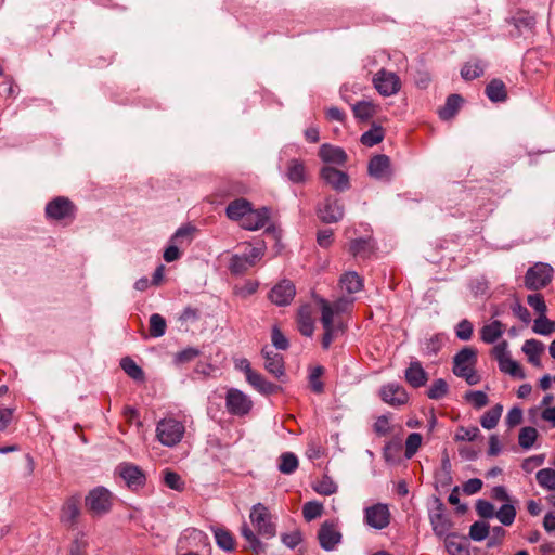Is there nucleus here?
Returning <instances> with one entry per match:
<instances>
[{"instance_id":"11","label":"nucleus","mask_w":555,"mask_h":555,"mask_svg":"<svg viewBox=\"0 0 555 555\" xmlns=\"http://www.w3.org/2000/svg\"><path fill=\"white\" fill-rule=\"evenodd\" d=\"M225 406L230 414L243 416L251 410L253 402L243 391L231 388L225 396Z\"/></svg>"},{"instance_id":"4","label":"nucleus","mask_w":555,"mask_h":555,"mask_svg":"<svg viewBox=\"0 0 555 555\" xmlns=\"http://www.w3.org/2000/svg\"><path fill=\"white\" fill-rule=\"evenodd\" d=\"M46 218L51 221H73L76 215L74 203L64 196L48 202L44 208Z\"/></svg>"},{"instance_id":"14","label":"nucleus","mask_w":555,"mask_h":555,"mask_svg":"<svg viewBox=\"0 0 555 555\" xmlns=\"http://www.w3.org/2000/svg\"><path fill=\"white\" fill-rule=\"evenodd\" d=\"M367 172L375 180L389 182L392 177L390 158L385 154L373 156L369 162Z\"/></svg>"},{"instance_id":"21","label":"nucleus","mask_w":555,"mask_h":555,"mask_svg":"<svg viewBox=\"0 0 555 555\" xmlns=\"http://www.w3.org/2000/svg\"><path fill=\"white\" fill-rule=\"evenodd\" d=\"M476 361V351L473 348L464 347L453 359L454 375L463 374L467 369L473 367Z\"/></svg>"},{"instance_id":"38","label":"nucleus","mask_w":555,"mask_h":555,"mask_svg":"<svg viewBox=\"0 0 555 555\" xmlns=\"http://www.w3.org/2000/svg\"><path fill=\"white\" fill-rule=\"evenodd\" d=\"M241 534L247 541L248 547L253 550V552L257 554L264 552L266 545L258 539L247 524H243L241 527Z\"/></svg>"},{"instance_id":"62","label":"nucleus","mask_w":555,"mask_h":555,"mask_svg":"<svg viewBox=\"0 0 555 555\" xmlns=\"http://www.w3.org/2000/svg\"><path fill=\"white\" fill-rule=\"evenodd\" d=\"M282 543L291 550H294L302 542V533L296 529L292 532L281 534Z\"/></svg>"},{"instance_id":"17","label":"nucleus","mask_w":555,"mask_h":555,"mask_svg":"<svg viewBox=\"0 0 555 555\" xmlns=\"http://www.w3.org/2000/svg\"><path fill=\"white\" fill-rule=\"evenodd\" d=\"M117 469L119 476L129 488L138 489L144 486L146 480L145 474L139 466L132 463H121Z\"/></svg>"},{"instance_id":"28","label":"nucleus","mask_w":555,"mask_h":555,"mask_svg":"<svg viewBox=\"0 0 555 555\" xmlns=\"http://www.w3.org/2000/svg\"><path fill=\"white\" fill-rule=\"evenodd\" d=\"M349 250L354 257L366 258L374 251L373 240L371 237L356 238L351 241Z\"/></svg>"},{"instance_id":"40","label":"nucleus","mask_w":555,"mask_h":555,"mask_svg":"<svg viewBox=\"0 0 555 555\" xmlns=\"http://www.w3.org/2000/svg\"><path fill=\"white\" fill-rule=\"evenodd\" d=\"M512 22L519 35L524 30H531L534 27L535 17L528 12H519L512 17Z\"/></svg>"},{"instance_id":"54","label":"nucleus","mask_w":555,"mask_h":555,"mask_svg":"<svg viewBox=\"0 0 555 555\" xmlns=\"http://www.w3.org/2000/svg\"><path fill=\"white\" fill-rule=\"evenodd\" d=\"M250 267L242 255H233L230 259L229 270L232 274L240 275L245 273Z\"/></svg>"},{"instance_id":"48","label":"nucleus","mask_w":555,"mask_h":555,"mask_svg":"<svg viewBox=\"0 0 555 555\" xmlns=\"http://www.w3.org/2000/svg\"><path fill=\"white\" fill-rule=\"evenodd\" d=\"M167 328L166 320L159 313H153L150 317V334L152 337L158 338L165 335Z\"/></svg>"},{"instance_id":"57","label":"nucleus","mask_w":555,"mask_h":555,"mask_svg":"<svg viewBox=\"0 0 555 555\" xmlns=\"http://www.w3.org/2000/svg\"><path fill=\"white\" fill-rule=\"evenodd\" d=\"M164 482L168 488L176 491H182L184 489V482L180 475L169 469L165 470Z\"/></svg>"},{"instance_id":"46","label":"nucleus","mask_w":555,"mask_h":555,"mask_svg":"<svg viewBox=\"0 0 555 555\" xmlns=\"http://www.w3.org/2000/svg\"><path fill=\"white\" fill-rule=\"evenodd\" d=\"M532 331L543 336L551 335L555 333V321H551L545 314H541L534 320Z\"/></svg>"},{"instance_id":"7","label":"nucleus","mask_w":555,"mask_h":555,"mask_svg":"<svg viewBox=\"0 0 555 555\" xmlns=\"http://www.w3.org/2000/svg\"><path fill=\"white\" fill-rule=\"evenodd\" d=\"M553 268L548 263L537 262L530 267L525 275V286L528 289L538 291L551 283Z\"/></svg>"},{"instance_id":"42","label":"nucleus","mask_w":555,"mask_h":555,"mask_svg":"<svg viewBox=\"0 0 555 555\" xmlns=\"http://www.w3.org/2000/svg\"><path fill=\"white\" fill-rule=\"evenodd\" d=\"M279 460V470L282 474L291 475L298 467V457L292 452L282 453Z\"/></svg>"},{"instance_id":"32","label":"nucleus","mask_w":555,"mask_h":555,"mask_svg":"<svg viewBox=\"0 0 555 555\" xmlns=\"http://www.w3.org/2000/svg\"><path fill=\"white\" fill-rule=\"evenodd\" d=\"M462 101V96L459 94L449 95L446 104L438 111L439 117L442 120H448L454 117L460 108Z\"/></svg>"},{"instance_id":"29","label":"nucleus","mask_w":555,"mask_h":555,"mask_svg":"<svg viewBox=\"0 0 555 555\" xmlns=\"http://www.w3.org/2000/svg\"><path fill=\"white\" fill-rule=\"evenodd\" d=\"M524 353L528 357V361L534 365L540 366L541 361L539 359L540 353L544 350L543 343L537 339H527L522 346Z\"/></svg>"},{"instance_id":"19","label":"nucleus","mask_w":555,"mask_h":555,"mask_svg":"<svg viewBox=\"0 0 555 555\" xmlns=\"http://www.w3.org/2000/svg\"><path fill=\"white\" fill-rule=\"evenodd\" d=\"M79 515L80 500L78 496H70L61 508L60 520L64 526L73 528L77 524Z\"/></svg>"},{"instance_id":"5","label":"nucleus","mask_w":555,"mask_h":555,"mask_svg":"<svg viewBox=\"0 0 555 555\" xmlns=\"http://www.w3.org/2000/svg\"><path fill=\"white\" fill-rule=\"evenodd\" d=\"M446 506L439 498H434V505L428 511L429 522L438 538H449L452 521L446 515Z\"/></svg>"},{"instance_id":"26","label":"nucleus","mask_w":555,"mask_h":555,"mask_svg":"<svg viewBox=\"0 0 555 555\" xmlns=\"http://www.w3.org/2000/svg\"><path fill=\"white\" fill-rule=\"evenodd\" d=\"M505 326L499 320H493L480 330V338L486 344H494L504 333Z\"/></svg>"},{"instance_id":"23","label":"nucleus","mask_w":555,"mask_h":555,"mask_svg":"<svg viewBox=\"0 0 555 555\" xmlns=\"http://www.w3.org/2000/svg\"><path fill=\"white\" fill-rule=\"evenodd\" d=\"M404 376L405 380L413 388H420L424 386L428 379L427 372L423 369L418 361H413L410 363L409 367L405 370Z\"/></svg>"},{"instance_id":"63","label":"nucleus","mask_w":555,"mask_h":555,"mask_svg":"<svg viewBox=\"0 0 555 555\" xmlns=\"http://www.w3.org/2000/svg\"><path fill=\"white\" fill-rule=\"evenodd\" d=\"M469 288L475 297L483 296L489 288L488 281L483 276L475 278L470 280Z\"/></svg>"},{"instance_id":"47","label":"nucleus","mask_w":555,"mask_h":555,"mask_svg":"<svg viewBox=\"0 0 555 555\" xmlns=\"http://www.w3.org/2000/svg\"><path fill=\"white\" fill-rule=\"evenodd\" d=\"M120 366L134 380H143V370L129 357L121 359Z\"/></svg>"},{"instance_id":"8","label":"nucleus","mask_w":555,"mask_h":555,"mask_svg":"<svg viewBox=\"0 0 555 555\" xmlns=\"http://www.w3.org/2000/svg\"><path fill=\"white\" fill-rule=\"evenodd\" d=\"M112 493L104 487L92 489L86 496V506L95 515H103L112 507Z\"/></svg>"},{"instance_id":"64","label":"nucleus","mask_w":555,"mask_h":555,"mask_svg":"<svg viewBox=\"0 0 555 555\" xmlns=\"http://www.w3.org/2000/svg\"><path fill=\"white\" fill-rule=\"evenodd\" d=\"M314 490L323 495H331L337 491V485L327 476L314 487Z\"/></svg>"},{"instance_id":"50","label":"nucleus","mask_w":555,"mask_h":555,"mask_svg":"<svg viewBox=\"0 0 555 555\" xmlns=\"http://www.w3.org/2000/svg\"><path fill=\"white\" fill-rule=\"evenodd\" d=\"M442 347V338L440 335H433L429 338H425L422 344V352L426 356L437 354Z\"/></svg>"},{"instance_id":"49","label":"nucleus","mask_w":555,"mask_h":555,"mask_svg":"<svg viewBox=\"0 0 555 555\" xmlns=\"http://www.w3.org/2000/svg\"><path fill=\"white\" fill-rule=\"evenodd\" d=\"M446 548L450 555H470L468 544L465 539L456 541L446 538Z\"/></svg>"},{"instance_id":"34","label":"nucleus","mask_w":555,"mask_h":555,"mask_svg":"<svg viewBox=\"0 0 555 555\" xmlns=\"http://www.w3.org/2000/svg\"><path fill=\"white\" fill-rule=\"evenodd\" d=\"M377 106L367 100L359 101L352 105V112L356 118L367 120L376 114Z\"/></svg>"},{"instance_id":"39","label":"nucleus","mask_w":555,"mask_h":555,"mask_svg":"<svg viewBox=\"0 0 555 555\" xmlns=\"http://www.w3.org/2000/svg\"><path fill=\"white\" fill-rule=\"evenodd\" d=\"M287 178L293 183H302L306 180V168L298 159H291L287 165Z\"/></svg>"},{"instance_id":"9","label":"nucleus","mask_w":555,"mask_h":555,"mask_svg":"<svg viewBox=\"0 0 555 555\" xmlns=\"http://www.w3.org/2000/svg\"><path fill=\"white\" fill-rule=\"evenodd\" d=\"M345 209L340 201L327 196L317 206V216L324 223H336L344 218Z\"/></svg>"},{"instance_id":"27","label":"nucleus","mask_w":555,"mask_h":555,"mask_svg":"<svg viewBox=\"0 0 555 555\" xmlns=\"http://www.w3.org/2000/svg\"><path fill=\"white\" fill-rule=\"evenodd\" d=\"M246 380L260 393L263 395H271L274 393L279 386L267 380L260 373L254 371L253 373L248 374V377Z\"/></svg>"},{"instance_id":"2","label":"nucleus","mask_w":555,"mask_h":555,"mask_svg":"<svg viewBox=\"0 0 555 555\" xmlns=\"http://www.w3.org/2000/svg\"><path fill=\"white\" fill-rule=\"evenodd\" d=\"M184 433L183 423L172 417L160 420L156 426L158 441L169 448L177 446L182 440Z\"/></svg>"},{"instance_id":"53","label":"nucleus","mask_w":555,"mask_h":555,"mask_svg":"<svg viewBox=\"0 0 555 555\" xmlns=\"http://www.w3.org/2000/svg\"><path fill=\"white\" fill-rule=\"evenodd\" d=\"M489 534V525L485 521H475L469 528V538L474 541H483Z\"/></svg>"},{"instance_id":"59","label":"nucleus","mask_w":555,"mask_h":555,"mask_svg":"<svg viewBox=\"0 0 555 555\" xmlns=\"http://www.w3.org/2000/svg\"><path fill=\"white\" fill-rule=\"evenodd\" d=\"M480 434V430L476 426L472 427H459L454 439L456 441H474Z\"/></svg>"},{"instance_id":"60","label":"nucleus","mask_w":555,"mask_h":555,"mask_svg":"<svg viewBox=\"0 0 555 555\" xmlns=\"http://www.w3.org/2000/svg\"><path fill=\"white\" fill-rule=\"evenodd\" d=\"M474 326L470 321L467 319H463L460 321L455 327L456 337L460 340L467 341L473 336Z\"/></svg>"},{"instance_id":"12","label":"nucleus","mask_w":555,"mask_h":555,"mask_svg":"<svg viewBox=\"0 0 555 555\" xmlns=\"http://www.w3.org/2000/svg\"><path fill=\"white\" fill-rule=\"evenodd\" d=\"M373 83L375 89L383 96H390L398 93L401 87L398 75L385 69H380L375 74Z\"/></svg>"},{"instance_id":"43","label":"nucleus","mask_w":555,"mask_h":555,"mask_svg":"<svg viewBox=\"0 0 555 555\" xmlns=\"http://www.w3.org/2000/svg\"><path fill=\"white\" fill-rule=\"evenodd\" d=\"M538 430L534 427H522L518 435V443L522 449L529 450L533 447L534 442L538 439Z\"/></svg>"},{"instance_id":"55","label":"nucleus","mask_w":555,"mask_h":555,"mask_svg":"<svg viewBox=\"0 0 555 555\" xmlns=\"http://www.w3.org/2000/svg\"><path fill=\"white\" fill-rule=\"evenodd\" d=\"M323 505L315 501H310L304 504L302 515L307 521H311L322 515Z\"/></svg>"},{"instance_id":"15","label":"nucleus","mask_w":555,"mask_h":555,"mask_svg":"<svg viewBox=\"0 0 555 555\" xmlns=\"http://www.w3.org/2000/svg\"><path fill=\"white\" fill-rule=\"evenodd\" d=\"M379 396L385 403L391 406L403 405L409 400L405 389L398 383H388L382 386Z\"/></svg>"},{"instance_id":"56","label":"nucleus","mask_w":555,"mask_h":555,"mask_svg":"<svg viewBox=\"0 0 555 555\" xmlns=\"http://www.w3.org/2000/svg\"><path fill=\"white\" fill-rule=\"evenodd\" d=\"M422 443V435L418 433H411L405 440V457L411 459L415 455Z\"/></svg>"},{"instance_id":"61","label":"nucleus","mask_w":555,"mask_h":555,"mask_svg":"<svg viewBox=\"0 0 555 555\" xmlns=\"http://www.w3.org/2000/svg\"><path fill=\"white\" fill-rule=\"evenodd\" d=\"M271 341L275 349L286 350L289 347L287 337L282 333L278 326H273L271 331Z\"/></svg>"},{"instance_id":"45","label":"nucleus","mask_w":555,"mask_h":555,"mask_svg":"<svg viewBox=\"0 0 555 555\" xmlns=\"http://www.w3.org/2000/svg\"><path fill=\"white\" fill-rule=\"evenodd\" d=\"M539 486L546 490H555V469L542 468L535 474Z\"/></svg>"},{"instance_id":"44","label":"nucleus","mask_w":555,"mask_h":555,"mask_svg":"<svg viewBox=\"0 0 555 555\" xmlns=\"http://www.w3.org/2000/svg\"><path fill=\"white\" fill-rule=\"evenodd\" d=\"M384 139V130L380 126H373L370 130L361 135V143L365 146L372 147Z\"/></svg>"},{"instance_id":"37","label":"nucleus","mask_w":555,"mask_h":555,"mask_svg":"<svg viewBox=\"0 0 555 555\" xmlns=\"http://www.w3.org/2000/svg\"><path fill=\"white\" fill-rule=\"evenodd\" d=\"M195 228L192 225L180 227L170 237V243L179 245V247L188 246L193 240Z\"/></svg>"},{"instance_id":"6","label":"nucleus","mask_w":555,"mask_h":555,"mask_svg":"<svg viewBox=\"0 0 555 555\" xmlns=\"http://www.w3.org/2000/svg\"><path fill=\"white\" fill-rule=\"evenodd\" d=\"M391 514L385 503H375L363 509V522L375 530H383L390 524Z\"/></svg>"},{"instance_id":"30","label":"nucleus","mask_w":555,"mask_h":555,"mask_svg":"<svg viewBox=\"0 0 555 555\" xmlns=\"http://www.w3.org/2000/svg\"><path fill=\"white\" fill-rule=\"evenodd\" d=\"M339 283L340 287L348 294L358 293L363 287L362 279L354 271L346 272L345 274H343L339 280Z\"/></svg>"},{"instance_id":"31","label":"nucleus","mask_w":555,"mask_h":555,"mask_svg":"<svg viewBox=\"0 0 555 555\" xmlns=\"http://www.w3.org/2000/svg\"><path fill=\"white\" fill-rule=\"evenodd\" d=\"M486 95L491 102H504L507 98L506 88L502 80L493 79L486 87Z\"/></svg>"},{"instance_id":"20","label":"nucleus","mask_w":555,"mask_h":555,"mask_svg":"<svg viewBox=\"0 0 555 555\" xmlns=\"http://www.w3.org/2000/svg\"><path fill=\"white\" fill-rule=\"evenodd\" d=\"M261 354L266 360L264 367L270 374L278 378L284 375V359L280 353L275 352L269 347H263Z\"/></svg>"},{"instance_id":"41","label":"nucleus","mask_w":555,"mask_h":555,"mask_svg":"<svg viewBox=\"0 0 555 555\" xmlns=\"http://www.w3.org/2000/svg\"><path fill=\"white\" fill-rule=\"evenodd\" d=\"M499 369L503 373L509 374L513 377L524 379L526 377L522 367L509 357L499 362Z\"/></svg>"},{"instance_id":"13","label":"nucleus","mask_w":555,"mask_h":555,"mask_svg":"<svg viewBox=\"0 0 555 555\" xmlns=\"http://www.w3.org/2000/svg\"><path fill=\"white\" fill-rule=\"evenodd\" d=\"M320 177L336 192H345L351 186L349 176L332 166L322 167Z\"/></svg>"},{"instance_id":"51","label":"nucleus","mask_w":555,"mask_h":555,"mask_svg":"<svg viewBox=\"0 0 555 555\" xmlns=\"http://www.w3.org/2000/svg\"><path fill=\"white\" fill-rule=\"evenodd\" d=\"M448 383L443 378H438L428 388L427 397L431 400H439L448 393Z\"/></svg>"},{"instance_id":"24","label":"nucleus","mask_w":555,"mask_h":555,"mask_svg":"<svg viewBox=\"0 0 555 555\" xmlns=\"http://www.w3.org/2000/svg\"><path fill=\"white\" fill-rule=\"evenodd\" d=\"M250 208L251 203L249 201L243 197L236 198L229 203L225 215L230 220L242 221Z\"/></svg>"},{"instance_id":"36","label":"nucleus","mask_w":555,"mask_h":555,"mask_svg":"<svg viewBox=\"0 0 555 555\" xmlns=\"http://www.w3.org/2000/svg\"><path fill=\"white\" fill-rule=\"evenodd\" d=\"M503 406L501 404H495L481 416L480 425L488 430L495 428L501 418Z\"/></svg>"},{"instance_id":"33","label":"nucleus","mask_w":555,"mask_h":555,"mask_svg":"<svg viewBox=\"0 0 555 555\" xmlns=\"http://www.w3.org/2000/svg\"><path fill=\"white\" fill-rule=\"evenodd\" d=\"M486 64L481 60L467 62L461 69V77L466 80H473L483 75Z\"/></svg>"},{"instance_id":"18","label":"nucleus","mask_w":555,"mask_h":555,"mask_svg":"<svg viewBox=\"0 0 555 555\" xmlns=\"http://www.w3.org/2000/svg\"><path fill=\"white\" fill-rule=\"evenodd\" d=\"M269 218L270 211L267 207H262L260 209H253L251 207L241 221V227L248 231H256L263 228Z\"/></svg>"},{"instance_id":"1","label":"nucleus","mask_w":555,"mask_h":555,"mask_svg":"<svg viewBox=\"0 0 555 555\" xmlns=\"http://www.w3.org/2000/svg\"><path fill=\"white\" fill-rule=\"evenodd\" d=\"M319 304L321 306V323L324 330L322 347L328 349L332 341L344 334L347 326L338 315L352 306L353 299L343 297L330 304L327 300L320 298Z\"/></svg>"},{"instance_id":"25","label":"nucleus","mask_w":555,"mask_h":555,"mask_svg":"<svg viewBox=\"0 0 555 555\" xmlns=\"http://www.w3.org/2000/svg\"><path fill=\"white\" fill-rule=\"evenodd\" d=\"M298 331L301 335L311 337L314 332V321L312 319L311 307L301 306L297 313Z\"/></svg>"},{"instance_id":"3","label":"nucleus","mask_w":555,"mask_h":555,"mask_svg":"<svg viewBox=\"0 0 555 555\" xmlns=\"http://www.w3.org/2000/svg\"><path fill=\"white\" fill-rule=\"evenodd\" d=\"M249 518L259 535L264 539L275 537L276 526L272 520V515L263 504H255L251 507Z\"/></svg>"},{"instance_id":"35","label":"nucleus","mask_w":555,"mask_h":555,"mask_svg":"<svg viewBox=\"0 0 555 555\" xmlns=\"http://www.w3.org/2000/svg\"><path fill=\"white\" fill-rule=\"evenodd\" d=\"M214 537L216 540V544L225 552H231L234 550L235 542L233 535L230 531L223 528H212Z\"/></svg>"},{"instance_id":"52","label":"nucleus","mask_w":555,"mask_h":555,"mask_svg":"<svg viewBox=\"0 0 555 555\" xmlns=\"http://www.w3.org/2000/svg\"><path fill=\"white\" fill-rule=\"evenodd\" d=\"M494 516L503 526H511L516 517V508L513 504H503Z\"/></svg>"},{"instance_id":"10","label":"nucleus","mask_w":555,"mask_h":555,"mask_svg":"<svg viewBox=\"0 0 555 555\" xmlns=\"http://www.w3.org/2000/svg\"><path fill=\"white\" fill-rule=\"evenodd\" d=\"M343 540V534L338 526L333 520H325L318 531V541L320 546L326 551H334Z\"/></svg>"},{"instance_id":"58","label":"nucleus","mask_w":555,"mask_h":555,"mask_svg":"<svg viewBox=\"0 0 555 555\" xmlns=\"http://www.w3.org/2000/svg\"><path fill=\"white\" fill-rule=\"evenodd\" d=\"M465 399L476 409H481L489 402L488 396L481 390L467 391L465 393Z\"/></svg>"},{"instance_id":"16","label":"nucleus","mask_w":555,"mask_h":555,"mask_svg":"<svg viewBox=\"0 0 555 555\" xmlns=\"http://www.w3.org/2000/svg\"><path fill=\"white\" fill-rule=\"evenodd\" d=\"M296 294L295 285L289 280H282L275 286L272 287L269 298L270 300L280 307L287 306L292 302Z\"/></svg>"},{"instance_id":"22","label":"nucleus","mask_w":555,"mask_h":555,"mask_svg":"<svg viewBox=\"0 0 555 555\" xmlns=\"http://www.w3.org/2000/svg\"><path fill=\"white\" fill-rule=\"evenodd\" d=\"M319 156L324 163L335 165H344L347 160V154L341 147L327 143L320 146Z\"/></svg>"}]
</instances>
